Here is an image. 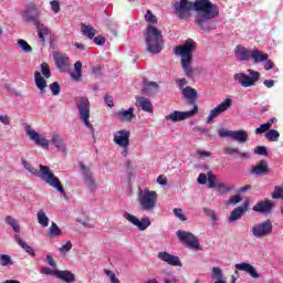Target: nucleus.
I'll return each mask as SVG.
<instances>
[{
    "instance_id": "obj_15",
    "label": "nucleus",
    "mask_w": 283,
    "mask_h": 283,
    "mask_svg": "<svg viewBox=\"0 0 283 283\" xmlns=\"http://www.w3.org/2000/svg\"><path fill=\"white\" fill-rule=\"evenodd\" d=\"M123 218L130 222L134 227H137L139 231H147L149 227H151V220L149 217H144L142 220H139L136 216L129 213V212H124Z\"/></svg>"
},
{
    "instance_id": "obj_58",
    "label": "nucleus",
    "mask_w": 283,
    "mask_h": 283,
    "mask_svg": "<svg viewBox=\"0 0 283 283\" xmlns=\"http://www.w3.org/2000/svg\"><path fill=\"white\" fill-rule=\"evenodd\" d=\"M0 123H2V125H11L12 118L8 115H0Z\"/></svg>"
},
{
    "instance_id": "obj_62",
    "label": "nucleus",
    "mask_w": 283,
    "mask_h": 283,
    "mask_svg": "<svg viewBox=\"0 0 283 283\" xmlns=\"http://www.w3.org/2000/svg\"><path fill=\"white\" fill-rule=\"evenodd\" d=\"M273 67H275V64H273V61L266 60V61L264 62V70H265L266 72H269V70H273Z\"/></svg>"
},
{
    "instance_id": "obj_59",
    "label": "nucleus",
    "mask_w": 283,
    "mask_h": 283,
    "mask_svg": "<svg viewBox=\"0 0 283 283\" xmlns=\"http://www.w3.org/2000/svg\"><path fill=\"white\" fill-rule=\"evenodd\" d=\"M179 90H181V92H184V90L186 88L185 85H187V78L182 77V78H178L176 81Z\"/></svg>"
},
{
    "instance_id": "obj_11",
    "label": "nucleus",
    "mask_w": 283,
    "mask_h": 283,
    "mask_svg": "<svg viewBox=\"0 0 283 283\" xmlns=\"http://www.w3.org/2000/svg\"><path fill=\"white\" fill-rule=\"evenodd\" d=\"M219 136L220 138H232V140L240 143V145H243V143L249 140V133L244 129L229 130L222 128L219 130Z\"/></svg>"
},
{
    "instance_id": "obj_30",
    "label": "nucleus",
    "mask_w": 283,
    "mask_h": 283,
    "mask_svg": "<svg viewBox=\"0 0 283 283\" xmlns=\"http://www.w3.org/2000/svg\"><path fill=\"white\" fill-rule=\"evenodd\" d=\"M57 280H62V282H66V283H72L76 280V276L74 275V273L70 272V271H57Z\"/></svg>"
},
{
    "instance_id": "obj_4",
    "label": "nucleus",
    "mask_w": 283,
    "mask_h": 283,
    "mask_svg": "<svg viewBox=\"0 0 283 283\" xmlns=\"http://www.w3.org/2000/svg\"><path fill=\"white\" fill-rule=\"evenodd\" d=\"M146 51L149 54H160L165 48V40H163V31L154 24H149L146 30Z\"/></svg>"
},
{
    "instance_id": "obj_25",
    "label": "nucleus",
    "mask_w": 283,
    "mask_h": 283,
    "mask_svg": "<svg viewBox=\"0 0 283 283\" xmlns=\"http://www.w3.org/2000/svg\"><path fill=\"white\" fill-rule=\"evenodd\" d=\"M117 118L122 123H132L134 118H136V115H134V108H128V109H122L117 112Z\"/></svg>"
},
{
    "instance_id": "obj_28",
    "label": "nucleus",
    "mask_w": 283,
    "mask_h": 283,
    "mask_svg": "<svg viewBox=\"0 0 283 283\" xmlns=\"http://www.w3.org/2000/svg\"><path fill=\"white\" fill-rule=\"evenodd\" d=\"M181 94L187 101H190V103H196V99L198 98V91L191 86H186Z\"/></svg>"
},
{
    "instance_id": "obj_50",
    "label": "nucleus",
    "mask_w": 283,
    "mask_h": 283,
    "mask_svg": "<svg viewBox=\"0 0 283 283\" xmlns=\"http://www.w3.org/2000/svg\"><path fill=\"white\" fill-rule=\"evenodd\" d=\"M105 275L111 280L112 283H120V280L116 277V274L112 270H104Z\"/></svg>"
},
{
    "instance_id": "obj_60",
    "label": "nucleus",
    "mask_w": 283,
    "mask_h": 283,
    "mask_svg": "<svg viewBox=\"0 0 283 283\" xmlns=\"http://www.w3.org/2000/svg\"><path fill=\"white\" fill-rule=\"evenodd\" d=\"M197 156H199V158H211V151L197 150Z\"/></svg>"
},
{
    "instance_id": "obj_47",
    "label": "nucleus",
    "mask_w": 283,
    "mask_h": 283,
    "mask_svg": "<svg viewBox=\"0 0 283 283\" xmlns=\"http://www.w3.org/2000/svg\"><path fill=\"white\" fill-rule=\"evenodd\" d=\"M271 129V124L264 123L261 124L260 127L255 128L254 134L260 135V134H266Z\"/></svg>"
},
{
    "instance_id": "obj_43",
    "label": "nucleus",
    "mask_w": 283,
    "mask_h": 283,
    "mask_svg": "<svg viewBox=\"0 0 283 283\" xmlns=\"http://www.w3.org/2000/svg\"><path fill=\"white\" fill-rule=\"evenodd\" d=\"M18 46L22 50V52L30 53L32 52V46L25 40H18Z\"/></svg>"
},
{
    "instance_id": "obj_34",
    "label": "nucleus",
    "mask_w": 283,
    "mask_h": 283,
    "mask_svg": "<svg viewBox=\"0 0 283 283\" xmlns=\"http://www.w3.org/2000/svg\"><path fill=\"white\" fill-rule=\"evenodd\" d=\"M49 235L50 238H59L63 235V231L61 230V228H59V226L55 222H52L51 227L49 228Z\"/></svg>"
},
{
    "instance_id": "obj_42",
    "label": "nucleus",
    "mask_w": 283,
    "mask_h": 283,
    "mask_svg": "<svg viewBox=\"0 0 283 283\" xmlns=\"http://www.w3.org/2000/svg\"><path fill=\"white\" fill-rule=\"evenodd\" d=\"M212 280H216V282L224 280V274L222 273V269H220V266L212 268Z\"/></svg>"
},
{
    "instance_id": "obj_49",
    "label": "nucleus",
    "mask_w": 283,
    "mask_h": 283,
    "mask_svg": "<svg viewBox=\"0 0 283 283\" xmlns=\"http://www.w3.org/2000/svg\"><path fill=\"white\" fill-rule=\"evenodd\" d=\"M145 19L148 23H151L153 25H156V23H158V19L149 10L146 12Z\"/></svg>"
},
{
    "instance_id": "obj_1",
    "label": "nucleus",
    "mask_w": 283,
    "mask_h": 283,
    "mask_svg": "<svg viewBox=\"0 0 283 283\" xmlns=\"http://www.w3.org/2000/svg\"><path fill=\"white\" fill-rule=\"evenodd\" d=\"M174 10L176 17L181 20L189 19L191 17V10H195V23L202 32L216 30V19L220 17V9L209 0H196L195 2L180 0L175 2Z\"/></svg>"
},
{
    "instance_id": "obj_52",
    "label": "nucleus",
    "mask_w": 283,
    "mask_h": 283,
    "mask_svg": "<svg viewBox=\"0 0 283 283\" xmlns=\"http://www.w3.org/2000/svg\"><path fill=\"white\" fill-rule=\"evenodd\" d=\"M51 6V10L52 12H54V14H59V12H61V3L59 2V0H52L50 2Z\"/></svg>"
},
{
    "instance_id": "obj_26",
    "label": "nucleus",
    "mask_w": 283,
    "mask_h": 283,
    "mask_svg": "<svg viewBox=\"0 0 283 283\" xmlns=\"http://www.w3.org/2000/svg\"><path fill=\"white\" fill-rule=\"evenodd\" d=\"M271 209H273V203L269 200L259 201L253 207V211H255L256 213H271Z\"/></svg>"
},
{
    "instance_id": "obj_31",
    "label": "nucleus",
    "mask_w": 283,
    "mask_h": 283,
    "mask_svg": "<svg viewBox=\"0 0 283 283\" xmlns=\"http://www.w3.org/2000/svg\"><path fill=\"white\" fill-rule=\"evenodd\" d=\"M36 218H38V223L40 224V227L45 228V227L50 226V218L45 213V210L40 209L36 213Z\"/></svg>"
},
{
    "instance_id": "obj_14",
    "label": "nucleus",
    "mask_w": 283,
    "mask_h": 283,
    "mask_svg": "<svg viewBox=\"0 0 283 283\" xmlns=\"http://www.w3.org/2000/svg\"><path fill=\"white\" fill-rule=\"evenodd\" d=\"M27 21H30L31 23H33V25L38 30V36L41 43H45V36H50V28H48V25H45V23H43V21H41L40 18L32 17L28 13H27Z\"/></svg>"
},
{
    "instance_id": "obj_24",
    "label": "nucleus",
    "mask_w": 283,
    "mask_h": 283,
    "mask_svg": "<svg viewBox=\"0 0 283 283\" xmlns=\"http://www.w3.org/2000/svg\"><path fill=\"white\" fill-rule=\"evenodd\" d=\"M136 106L138 109H143V112H147L151 114L154 112V105H151V101L147 97H137L136 98Z\"/></svg>"
},
{
    "instance_id": "obj_12",
    "label": "nucleus",
    "mask_w": 283,
    "mask_h": 283,
    "mask_svg": "<svg viewBox=\"0 0 283 283\" xmlns=\"http://www.w3.org/2000/svg\"><path fill=\"white\" fill-rule=\"evenodd\" d=\"M177 238L180 240V242H184L188 249H193L195 251H199L201 249L198 238L191 232L178 230Z\"/></svg>"
},
{
    "instance_id": "obj_53",
    "label": "nucleus",
    "mask_w": 283,
    "mask_h": 283,
    "mask_svg": "<svg viewBox=\"0 0 283 283\" xmlns=\"http://www.w3.org/2000/svg\"><path fill=\"white\" fill-rule=\"evenodd\" d=\"M272 198L274 200H280V198H283V186L274 188V192L272 193Z\"/></svg>"
},
{
    "instance_id": "obj_23",
    "label": "nucleus",
    "mask_w": 283,
    "mask_h": 283,
    "mask_svg": "<svg viewBox=\"0 0 283 283\" xmlns=\"http://www.w3.org/2000/svg\"><path fill=\"white\" fill-rule=\"evenodd\" d=\"M250 174L252 176H268L269 174V164L266 160H261L259 164H256L254 167H252Z\"/></svg>"
},
{
    "instance_id": "obj_16",
    "label": "nucleus",
    "mask_w": 283,
    "mask_h": 283,
    "mask_svg": "<svg viewBox=\"0 0 283 283\" xmlns=\"http://www.w3.org/2000/svg\"><path fill=\"white\" fill-rule=\"evenodd\" d=\"M232 105H233V99L226 98L223 102H221L219 105H217L214 108L210 111V114L207 117V123H211L213 118H218L220 114H224V112H228V109H231Z\"/></svg>"
},
{
    "instance_id": "obj_64",
    "label": "nucleus",
    "mask_w": 283,
    "mask_h": 283,
    "mask_svg": "<svg viewBox=\"0 0 283 283\" xmlns=\"http://www.w3.org/2000/svg\"><path fill=\"white\" fill-rule=\"evenodd\" d=\"M46 262L49 266L56 269V261H54V259L50 254L46 255Z\"/></svg>"
},
{
    "instance_id": "obj_39",
    "label": "nucleus",
    "mask_w": 283,
    "mask_h": 283,
    "mask_svg": "<svg viewBox=\"0 0 283 283\" xmlns=\"http://www.w3.org/2000/svg\"><path fill=\"white\" fill-rule=\"evenodd\" d=\"M40 8H41V7H40L39 4H36V3H34V2H31V3L28 4L27 11H24V12L22 13V17H24V18H25V21H28L27 14H29L30 17H32V14H33L34 12H36Z\"/></svg>"
},
{
    "instance_id": "obj_51",
    "label": "nucleus",
    "mask_w": 283,
    "mask_h": 283,
    "mask_svg": "<svg viewBox=\"0 0 283 283\" xmlns=\"http://www.w3.org/2000/svg\"><path fill=\"white\" fill-rule=\"evenodd\" d=\"M50 90L53 94V96H59V94H61V85L59 84V82H54L50 85Z\"/></svg>"
},
{
    "instance_id": "obj_48",
    "label": "nucleus",
    "mask_w": 283,
    "mask_h": 283,
    "mask_svg": "<svg viewBox=\"0 0 283 283\" xmlns=\"http://www.w3.org/2000/svg\"><path fill=\"white\" fill-rule=\"evenodd\" d=\"M172 212L175 218H178V220H180L181 222H187V217L185 216V213H182V209L175 208Z\"/></svg>"
},
{
    "instance_id": "obj_41",
    "label": "nucleus",
    "mask_w": 283,
    "mask_h": 283,
    "mask_svg": "<svg viewBox=\"0 0 283 283\" xmlns=\"http://www.w3.org/2000/svg\"><path fill=\"white\" fill-rule=\"evenodd\" d=\"M203 213H206V216L208 218H210L212 224H218V220H220V219L218 218V214H216V211H213L209 208H205Z\"/></svg>"
},
{
    "instance_id": "obj_37",
    "label": "nucleus",
    "mask_w": 283,
    "mask_h": 283,
    "mask_svg": "<svg viewBox=\"0 0 283 283\" xmlns=\"http://www.w3.org/2000/svg\"><path fill=\"white\" fill-rule=\"evenodd\" d=\"M264 136L270 143H277V140H280V132L275 129L268 130Z\"/></svg>"
},
{
    "instance_id": "obj_6",
    "label": "nucleus",
    "mask_w": 283,
    "mask_h": 283,
    "mask_svg": "<svg viewBox=\"0 0 283 283\" xmlns=\"http://www.w3.org/2000/svg\"><path fill=\"white\" fill-rule=\"evenodd\" d=\"M75 106L77 108L80 120H82L84 127H87V129H91V132H94V125L90 123V98L85 96L76 97Z\"/></svg>"
},
{
    "instance_id": "obj_21",
    "label": "nucleus",
    "mask_w": 283,
    "mask_h": 283,
    "mask_svg": "<svg viewBox=\"0 0 283 283\" xmlns=\"http://www.w3.org/2000/svg\"><path fill=\"white\" fill-rule=\"evenodd\" d=\"M252 50L242 45H237L234 49V55L238 61H251Z\"/></svg>"
},
{
    "instance_id": "obj_40",
    "label": "nucleus",
    "mask_w": 283,
    "mask_h": 283,
    "mask_svg": "<svg viewBox=\"0 0 283 283\" xmlns=\"http://www.w3.org/2000/svg\"><path fill=\"white\" fill-rule=\"evenodd\" d=\"M208 187L210 189H216L220 182H218V178L211 170L208 171Z\"/></svg>"
},
{
    "instance_id": "obj_18",
    "label": "nucleus",
    "mask_w": 283,
    "mask_h": 283,
    "mask_svg": "<svg viewBox=\"0 0 283 283\" xmlns=\"http://www.w3.org/2000/svg\"><path fill=\"white\" fill-rule=\"evenodd\" d=\"M157 258L158 260H161V262H166V264H169L170 266H182L180 258L167 251L158 252Z\"/></svg>"
},
{
    "instance_id": "obj_7",
    "label": "nucleus",
    "mask_w": 283,
    "mask_h": 283,
    "mask_svg": "<svg viewBox=\"0 0 283 283\" xmlns=\"http://www.w3.org/2000/svg\"><path fill=\"white\" fill-rule=\"evenodd\" d=\"M248 74L243 72L235 73L233 75V81H235V83H239L241 87H255L261 78L260 72L253 69H249Z\"/></svg>"
},
{
    "instance_id": "obj_33",
    "label": "nucleus",
    "mask_w": 283,
    "mask_h": 283,
    "mask_svg": "<svg viewBox=\"0 0 283 283\" xmlns=\"http://www.w3.org/2000/svg\"><path fill=\"white\" fill-rule=\"evenodd\" d=\"M244 208L238 207L234 210L231 211L230 217L228 218L229 222H235V220H240L242 216L244 214Z\"/></svg>"
},
{
    "instance_id": "obj_5",
    "label": "nucleus",
    "mask_w": 283,
    "mask_h": 283,
    "mask_svg": "<svg viewBox=\"0 0 283 283\" xmlns=\"http://www.w3.org/2000/svg\"><path fill=\"white\" fill-rule=\"evenodd\" d=\"M138 203L142 211H154V209H156V205L158 203V192L149 190V188H145L144 190L139 189Z\"/></svg>"
},
{
    "instance_id": "obj_56",
    "label": "nucleus",
    "mask_w": 283,
    "mask_h": 283,
    "mask_svg": "<svg viewBox=\"0 0 283 283\" xmlns=\"http://www.w3.org/2000/svg\"><path fill=\"white\" fill-rule=\"evenodd\" d=\"M71 78H73V81H83V72L80 71H74L73 73H71Z\"/></svg>"
},
{
    "instance_id": "obj_13",
    "label": "nucleus",
    "mask_w": 283,
    "mask_h": 283,
    "mask_svg": "<svg viewBox=\"0 0 283 283\" xmlns=\"http://www.w3.org/2000/svg\"><path fill=\"white\" fill-rule=\"evenodd\" d=\"M198 114V105H193V108L186 112L175 111L166 115L165 119L170 120V123H179L180 120H187V118H192Z\"/></svg>"
},
{
    "instance_id": "obj_8",
    "label": "nucleus",
    "mask_w": 283,
    "mask_h": 283,
    "mask_svg": "<svg viewBox=\"0 0 283 283\" xmlns=\"http://www.w3.org/2000/svg\"><path fill=\"white\" fill-rule=\"evenodd\" d=\"M23 127L25 136L31 140V143L36 145V147H42V149H50V140H48L43 134L34 130V128H32L28 123H24Z\"/></svg>"
},
{
    "instance_id": "obj_36",
    "label": "nucleus",
    "mask_w": 283,
    "mask_h": 283,
    "mask_svg": "<svg viewBox=\"0 0 283 283\" xmlns=\"http://www.w3.org/2000/svg\"><path fill=\"white\" fill-rule=\"evenodd\" d=\"M15 240H17L19 247H21L27 253H29V255H34V249H32V247L28 245V243H25V241H23V239H21V237L15 235Z\"/></svg>"
},
{
    "instance_id": "obj_3",
    "label": "nucleus",
    "mask_w": 283,
    "mask_h": 283,
    "mask_svg": "<svg viewBox=\"0 0 283 283\" xmlns=\"http://www.w3.org/2000/svg\"><path fill=\"white\" fill-rule=\"evenodd\" d=\"M196 48V42L188 39L184 44L176 46L175 54L180 56V64L184 74L191 78L193 76V50Z\"/></svg>"
},
{
    "instance_id": "obj_57",
    "label": "nucleus",
    "mask_w": 283,
    "mask_h": 283,
    "mask_svg": "<svg viewBox=\"0 0 283 283\" xmlns=\"http://www.w3.org/2000/svg\"><path fill=\"white\" fill-rule=\"evenodd\" d=\"M224 154H227L228 156H233V154H240V150L238 148H233V147H226L223 149Z\"/></svg>"
},
{
    "instance_id": "obj_27",
    "label": "nucleus",
    "mask_w": 283,
    "mask_h": 283,
    "mask_svg": "<svg viewBox=\"0 0 283 283\" xmlns=\"http://www.w3.org/2000/svg\"><path fill=\"white\" fill-rule=\"evenodd\" d=\"M254 64L258 63H264L265 61H269V54L258 50V48H254L252 50L251 57Z\"/></svg>"
},
{
    "instance_id": "obj_2",
    "label": "nucleus",
    "mask_w": 283,
    "mask_h": 283,
    "mask_svg": "<svg viewBox=\"0 0 283 283\" xmlns=\"http://www.w3.org/2000/svg\"><path fill=\"white\" fill-rule=\"evenodd\" d=\"M20 160H21L22 167L27 171H29L31 176H38L39 178H41V180L46 182V185H50V187H53V189H56L59 193H65V188H63V185H61V179H59V177H56L54 172L50 170V167L40 165V171H39L36 168H34L32 163L25 159V157H21Z\"/></svg>"
},
{
    "instance_id": "obj_35",
    "label": "nucleus",
    "mask_w": 283,
    "mask_h": 283,
    "mask_svg": "<svg viewBox=\"0 0 283 283\" xmlns=\"http://www.w3.org/2000/svg\"><path fill=\"white\" fill-rule=\"evenodd\" d=\"M0 266H14V261H12V256L9 254H0Z\"/></svg>"
},
{
    "instance_id": "obj_20",
    "label": "nucleus",
    "mask_w": 283,
    "mask_h": 283,
    "mask_svg": "<svg viewBox=\"0 0 283 283\" xmlns=\"http://www.w3.org/2000/svg\"><path fill=\"white\" fill-rule=\"evenodd\" d=\"M234 266L237 271H244V273H249L250 277H252L253 280H258L260 277V274L255 270V266L251 265L250 263H237Z\"/></svg>"
},
{
    "instance_id": "obj_46",
    "label": "nucleus",
    "mask_w": 283,
    "mask_h": 283,
    "mask_svg": "<svg viewBox=\"0 0 283 283\" xmlns=\"http://www.w3.org/2000/svg\"><path fill=\"white\" fill-rule=\"evenodd\" d=\"M40 67L44 78H50V76H52V71L50 70V65H48V63L43 62Z\"/></svg>"
},
{
    "instance_id": "obj_61",
    "label": "nucleus",
    "mask_w": 283,
    "mask_h": 283,
    "mask_svg": "<svg viewBox=\"0 0 283 283\" xmlns=\"http://www.w3.org/2000/svg\"><path fill=\"white\" fill-rule=\"evenodd\" d=\"M238 202H242V198L238 195L231 197L228 201L229 205H238Z\"/></svg>"
},
{
    "instance_id": "obj_54",
    "label": "nucleus",
    "mask_w": 283,
    "mask_h": 283,
    "mask_svg": "<svg viewBox=\"0 0 283 283\" xmlns=\"http://www.w3.org/2000/svg\"><path fill=\"white\" fill-rule=\"evenodd\" d=\"M254 154H256L258 156H266V154H269V151L266 150V147H264V146H256L254 148Z\"/></svg>"
},
{
    "instance_id": "obj_22",
    "label": "nucleus",
    "mask_w": 283,
    "mask_h": 283,
    "mask_svg": "<svg viewBox=\"0 0 283 283\" xmlns=\"http://www.w3.org/2000/svg\"><path fill=\"white\" fill-rule=\"evenodd\" d=\"M51 143L57 149V151H61L62 154H67V145L65 144V140H63V137H61V135L53 133Z\"/></svg>"
},
{
    "instance_id": "obj_55",
    "label": "nucleus",
    "mask_w": 283,
    "mask_h": 283,
    "mask_svg": "<svg viewBox=\"0 0 283 283\" xmlns=\"http://www.w3.org/2000/svg\"><path fill=\"white\" fill-rule=\"evenodd\" d=\"M60 253H69L72 251V241H67L64 245L59 249Z\"/></svg>"
},
{
    "instance_id": "obj_19",
    "label": "nucleus",
    "mask_w": 283,
    "mask_h": 283,
    "mask_svg": "<svg viewBox=\"0 0 283 283\" xmlns=\"http://www.w3.org/2000/svg\"><path fill=\"white\" fill-rule=\"evenodd\" d=\"M53 59L60 72H67V70H70V57L61 53H55Z\"/></svg>"
},
{
    "instance_id": "obj_29",
    "label": "nucleus",
    "mask_w": 283,
    "mask_h": 283,
    "mask_svg": "<svg viewBox=\"0 0 283 283\" xmlns=\"http://www.w3.org/2000/svg\"><path fill=\"white\" fill-rule=\"evenodd\" d=\"M34 78H35V85L40 91V94H43L45 92V88L48 87V81L43 78V76L39 71L34 73Z\"/></svg>"
},
{
    "instance_id": "obj_44",
    "label": "nucleus",
    "mask_w": 283,
    "mask_h": 283,
    "mask_svg": "<svg viewBox=\"0 0 283 283\" xmlns=\"http://www.w3.org/2000/svg\"><path fill=\"white\" fill-rule=\"evenodd\" d=\"M40 273H42V275H52L53 277H57L59 270L44 266L41 269Z\"/></svg>"
},
{
    "instance_id": "obj_45",
    "label": "nucleus",
    "mask_w": 283,
    "mask_h": 283,
    "mask_svg": "<svg viewBox=\"0 0 283 283\" xmlns=\"http://www.w3.org/2000/svg\"><path fill=\"white\" fill-rule=\"evenodd\" d=\"M216 189H218L219 193L221 196H224V193H229V191L233 190V186L224 185V184H219Z\"/></svg>"
},
{
    "instance_id": "obj_63",
    "label": "nucleus",
    "mask_w": 283,
    "mask_h": 283,
    "mask_svg": "<svg viewBox=\"0 0 283 283\" xmlns=\"http://www.w3.org/2000/svg\"><path fill=\"white\" fill-rule=\"evenodd\" d=\"M197 181L199 185H207V175L201 172L197 178Z\"/></svg>"
},
{
    "instance_id": "obj_32",
    "label": "nucleus",
    "mask_w": 283,
    "mask_h": 283,
    "mask_svg": "<svg viewBox=\"0 0 283 283\" xmlns=\"http://www.w3.org/2000/svg\"><path fill=\"white\" fill-rule=\"evenodd\" d=\"M81 32L84 36H87V39H94V36H96V29L85 23H81Z\"/></svg>"
},
{
    "instance_id": "obj_9",
    "label": "nucleus",
    "mask_w": 283,
    "mask_h": 283,
    "mask_svg": "<svg viewBox=\"0 0 283 283\" xmlns=\"http://www.w3.org/2000/svg\"><path fill=\"white\" fill-rule=\"evenodd\" d=\"M132 136V132L127 129H120L117 130L114 135L113 142L117 147H120L122 150V156L124 158H127V155L129 154V138Z\"/></svg>"
},
{
    "instance_id": "obj_10",
    "label": "nucleus",
    "mask_w": 283,
    "mask_h": 283,
    "mask_svg": "<svg viewBox=\"0 0 283 283\" xmlns=\"http://www.w3.org/2000/svg\"><path fill=\"white\" fill-rule=\"evenodd\" d=\"M251 233L253 238L262 240V238H266V235H271V233H273V223H271V220H265L261 223H255L251 228Z\"/></svg>"
},
{
    "instance_id": "obj_17",
    "label": "nucleus",
    "mask_w": 283,
    "mask_h": 283,
    "mask_svg": "<svg viewBox=\"0 0 283 283\" xmlns=\"http://www.w3.org/2000/svg\"><path fill=\"white\" fill-rule=\"evenodd\" d=\"M78 167L86 187L91 190L96 189V181L94 180V175L90 167H87L83 161H80Z\"/></svg>"
},
{
    "instance_id": "obj_38",
    "label": "nucleus",
    "mask_w": 283,
    "mask_h": 283,
    "mask_svg": "<svg viewBox=\"0 0 283 283\" xmlns=\"http://www.w3.org/2000/svg\"><path fill=\"white\" fill-rule=\"evenodd\" d=\"M159 87L160 86L156 82H146L143 92H145V94H150V92H158Z\"/></svg>"
}]
</instances>
